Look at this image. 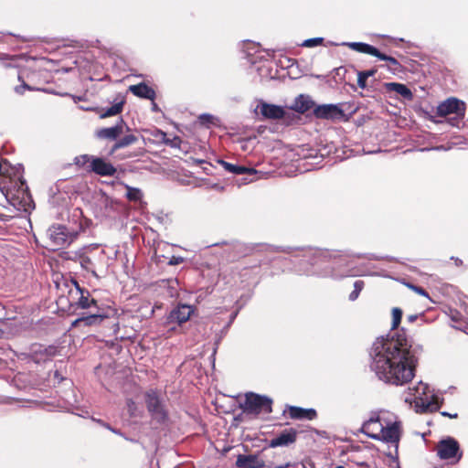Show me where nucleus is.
<instances>
[{
	"label": "nucleus",
	"instance_id": "1",
	"mask_svg": "<svg viewBox=\"0 0 468 468\" xmlns=\"http://www.w3.org/2000/svg\"><path fill=\"white\" fill-rule=\"evenodd\" d=\"M420 350L404 334L378 337L369 352L370 369L386 384L405 386L415 377Z\"/></svg>",
	"mask_w": 468,
	"mask_h": 468
},
{
	"label": "nucleus",
	"instance_id": "2",
	"mask_svg": "<svg viewBox=\"0 0 468 468\" xmlns=\"http://www.w3.org/2000/svg\"><path fill=\"white\" fill-rule=\"evenodd\" d=\"M405 402L414 403L416 412L425 413L437 411L441 408L442 399L435 394L428 384L420 381L416 386L409 388Z\"/></svg>",
	"mask_w": 468,
	"mask_h": 468
},
{
	"label": "nucleus",
	"instance_id": "3",
	"mask_svg": "<svg viewBox=\"0 0 468 468\" xmlns=\"http://www.w3.org/2000/svg\"><path fill=\"white\" fill-rule=\"evenodd\" d=\"M47 237L52 250H58L70 245L77 239L78 232L63 225H54L47 230Z\"/></svg>",
	"mask_w": 468,
	"mask_h": 468
},
{
	"label": "nucleus",
	"instance_id": "4",
	"mask_svg": "<svg viewBox=\"0 0 468 468\" xmlns=\"http://www.w3.org/2000/svg\"><path fill=\"white\" fill-rule=\"evenodd\" d=\"M242 409L248 414H270L272 411V399L267 396L249 392L245 395Z\"/></svg>",
	"mask_w": 468,
	"mask_h": 468
},
{
	"label": "nucleus",
	"instance_id": "5",
	"mask_svg": "<svg viewBox=\"0 0 468 468\" xmlns=\"http://www.w3.org/2000/svg\"><path fill=\"white\" fill-rule=\"evenodd\" d=\"M313 270L304 271L306 275H317L322 277L340 278L343 275L335 273L333 266L328 263L327 253L316 250L313 253L312 262Z\"/></svg>",
	"mask_w": 468,
	"mask_h": 468
},
{
	"label": "nucleus",
	"instance_id": "6",
	"mask_svg": "<svg viewBox=\"0 0 468 468\" xmlns=\"http://www.w3.org/2000/svg\"><path fill=\"white\" fill-rule=\"evenodd\" d=\"M436 451L441 460H451L452 463L459 462L463 455L458 441L452 437L441 440L436 445Z\"/></svg>",
	"mask_w": 468,
	"mask_h": 468
},
{
	"label": "nucleus",
	"instance_id": "7",
	"mask_svg": "<svg viewBox=\"0 0 468 468\" xmlns=\"http://www.w3.org/2000/svg\"><path fill=\"white\" fill-rule=\"evenodd\" d=\"M456 114L459 118L465 115V103L454 97L449 98L441 102L437 107V115L445 117L450 114Z\"/></svg>",
	"mask_w": 468,
	"mask_h": 468
},
{
	"label": "nucleus",
	"instance_id": "8",
	"mask_svg": "<svg viewBox=\"0 0 468 468\" xmlns=\"http://www.w3.org/2000/svg\"><path fill=\"white\" fill-rule=\"evenodd\" d=\"M145 403L148 411L152 414L153 418L162 422L166 418V413L164 410L162 401L154 390H149L145 394Z\"/></svg>",
	"mask_w": 468,
	"mask_h": 468
},
{
	"label": "nucleus",
	"instance_id": "9",
	"mask_svg": "<svg viewBox=\"0 0 468 468\" xmlns=\"http://www.w3.org/2000/svg\"><path fill=\"white\" fill-rule=\"evenodd\" d=\"M384 422L385 420L379 413L373 412L370 418L363 423L361 431L369 438L378 440L379 434L383 430Z\"/></svg>",
	"mask_w": 468,
	"mask_h": 468
},
{
	"label": "nucleus",
	"instance_id": "10",
	"mask_svg": "<svg viewBox=\"0 0 468 468\" xmlns=\"http://www.w3.org/2000/svg\"><path fill=\"white\" fill-rule=\"evenodd\" d=\"M315 117L326 120H340L345 114L342 108L337 104L318 105L314 110Z\"/></svg>",
	"mask_w": 468,
	"mask_h": 468
},
{
	"label": "nucleus",
	"instance_id": "11",
	"mask_svg": "<svg viewBox=\"0 0 468 468\" xmlns=\"http://www.w3.org/2000/svg\"><path fill=\"white\" fill-rule=\"evenodd\" d=\"M194 313V307L189 304H178L166 317V323L182 324L186 323Z\"/></svg>",
	"mask_w": 468,
	"mask_h": 468
},
{
	"label": "nucleus",
	"instance_id": "12",
	"mask_svg": "<svg viewBox=\"0 0 468 468\" xmlns=\"http://www.w3.org/2000/svg\"><path fill=\"white\" fill-rule=\"evenodd\" d=\"M399 422H398L397 420L391 423L385 421L383 425V430L379 434L378 441H383L397 445L399 441Z\"/></svg>",
	"mask_w": 468,
	"mask_h": 468
},
{
	"label": "nucleus",
	"instance_id": "13",
	"mask_svg": "<svg viewBox=\"0 0 468 468\" xmlns=\"http://www.w3.org/2000/svg\"><path fill=\"white\" fill-rule=\"evenodd\" d=\"M258 108L265 119L281 120L285 115V109L282 106L267 103L262 101H260Z\"/></svg>",
	"mask_w": 468,
	"mask_h": 468
},
{
	"label": "nucleus",
	"instance_id": "14",
	"mask_svg": "<svg viewBox=\"0 0 468 468\" xmlns=\"http://www.w3.org/2000/svg\"><path fill=\"white\" fill-rule=\"evenodd\" d=\"M89 170L101 176H112L116 173V168L101 157L92 158Z\"/></svg>",
	"mask_w": 468,
	"mask_h": 468
},
{
	"label": "nucleus",
	"instance_id": "15",
	"mask_svg": "<svg viewBox=\"0 0 468 468\" xmlns=\"http://www.w3.org/2000/svg\"><path fill=\"white\" fill-rule=\"evenodd\" d=\"M297 431L293 429L284 430L278 436L270 441L269 446L276 448L288 446L296 441Z\"/></svg>",
	"mask_w": 468,
	"mask_h": 468
},
{
	"label": "nucleus",
	"instance_id": "16",
	"mask_svg": "<svg viewBox=\"0 0 468 468\" xmlns=\"http://www.w3.org/2000/svg\"><path fill=\"white\" fill-rule=\"evenodd\" d=\"M220 165L224 167V169L234 175H246L245 178L248 182H252L254 180V176L258 174V171L253 168H248L242 165H233L228 163L226 161H219Z\"/></svg>",
	"mask_w": 468,
	"mask_h": 468
},
{
	"label": "nucleus",
	"instance_id": "17",
	"mask_svg": "<svg viewBox=\"0 0 468 468\" xmlns=\"http://www.w3.org/2000/svg\"><path fill=\"white\" fill-rule=\"evenodd\" d=\"M125 126V122H123L122 119H121L112 127L102 128L96 131V136L100 139L115 140L123 133V129Z\"/></svg>",
	"mask_w": 468,
	"mask_h": 468
},
{
	"label": "nucleus",
	"instance_id": "18",
	"mask_svg": "<svg viewBox=\"0 0 468 468\" xmlns=\"http://www.w3.org/2000/svg\"><path fill=\"white\" fill-rule=\"evenodd\" d=\"M236 465L239 468H263L265 466V463L262 459H261L258 455L249 454V455H239L236 461Z\"/></svg>",
	"mask_w": 468,
	"mask_h": 468
},
{
	"label": "nucleus",
	"instance_id": "19",
	"mask_svg": "<svg viewBox=\"0 0 468 468\" xmlns=\"http://www.w3.org/2000/svg\"><path fill=\"white\" fill-rule=\"evenodd\" d=\"M288 413L293 420H313L317 417L316 410L314 409H303L297 406H289Z\"/></svg>",
	"mask_w": 468,
	"mask_h": 468
},
{
	"label": "nucleus",
	"instance_id": "20",
	"mask_svg": "<svg viewBox=\"0 0 468 468\" xmlns=\"http://www.w3.org/2000/svg\"><path fill=\"white\" fill-rule=\"evenodd\" d=\"M129 90L133 95L139 98L148 99L151 101H154L155 98V91L145 83L132 85L129 87Z\"/></svg>",
	"mask_w": 468,
	"mask_h": 468
},
{
	"label": "nucleus",
	"instance_id": "21",
	"mask_svg": "<svg viewBox=\"0 0 468 468\" xmlns=\"http://www.w3.org/2000/svg\"><path fill=\"white\" fill-rule=\"evenodd\" d=\"M314 105V103L309 96L301 94L294 100L291 109L297 112L304 113L305 112L311 110Z\"/></svg>",
	"mask_w": 468,
	"mask_h": 468
},
{
	"label": "nucleus",
	"instance_id": "22",
	"mask_svg": "<svg viewBox=\"0 0 468 468\" xmlns=\"http://www.w3.org/2000/svg\"><path fill=\"white\" fill-rule=\"evenodd\" d=\"M343 45L359 53L368 54L374 57L378 54L377 48L364 42H345Z\"/></svg>",
	"mask_w": 468,
	"mask_h": 468
},
{
	"label": "nucleus",
	"instance_id": "23",
	"mask_svg": "<svg viewBox=\"0 0 468 468\" xmlns=\"http://www.w3.org/2000/svg\"><path fill=\"white\" fill-rule=\"evenodd\" d=\"M105 318L104 315L98 314H91L86 316L80 317L72 323V326H80L81 324L85 326H91L100 324Z\"/></svg>",
	"mask_w": 468,
	"mask_h": 468
},
{
	"label": "nucleus",
	"instance_id": "24",
	"mask_svg": "<svg viewBox=\"0 0 468 468\" xmlns=\"http://www.w3.org/2000/svg\"><path fill=\"white\" fill-rule=\"evenodd\" d=\"M385 87H386L387 90L394 91V92L401 95L405 99L412 98V92L405 84L398 83V82H388V83H385Z\"/></svg>",
	"mask_w": 468,
	"mask_h": 468
},
{
	"label": "nucleus",
	"instance_id": "25",
	"mask_svg": "<svg viewBox=\"0 0 468 468\" xmlns=\"http://www.w3.org/2000/svg\"><path fill=\"white\" fill-rule=\"evenodd\" d=\"M80 296L78 299L77 305L81 309H88L91 307H97V301L93 298H90V292L88 291L84 292L80 289Z\"/></svg>",
	"mask_w": 468,
	"mask_h": 468
},
{
	"label": "nucleus",
	"instance_id": "26",
	"mask_svg": "<svg viewBox=\"0 0 468 468\" xmlns=\"http://www.w3.org/2000/svg\"><path fill=\"white\" fill-rule=\"evenodd\" d=\"M135 142H137V137L135 135H133V134L125 135L124 137H122V139H120L119 141H117L115 143V144L113 145V147L112 149V153L115 152L118 149L131 145V144H134Z\"/></svg>",
	"mask_w": 468,
	"mask_h": 468
},
{
	"label": "nucleus",
	"instance_id": "27",
	"mask_svg": "<svg viewBox=\"0 0 468 468\" xmlns=\"http://www.w3.org/2000/svg\"><path fill=\"white\" fill-rule=\"evenodd\" d=\"M122 107H123V101H119V102H116L114 103L112 106L105 109V110H102V112H101L100 114V117L101 118H107V117H110V116H113V115H116L118 113H120L122 111Z\"/></svg>",
	"mask_w": 468,
	"mask_h": 468
},
{
	"label": "nucleus",
	"instance_id": "28",
	"mask_svg": "<svg viewBox=\"0 0 468 468\" xmlns=\"http://www.w3.org/2000/svg\"><path fill=\"white\" fill-rule=\"evenodd\" d=\"M376 73H377V69H368V70H364V71H359L357 73V85H358V87L361 88V89H365L367 87V80L369 77L374 76Z\"/></svg>",
	"mask_w": 468,
	"mask_h": 468
},
{
	"label": "nucleus",
	"instance_id": "29",
	"mask_svg": "<svg viewBox=\"0 0 468 468\" xmlns=\"http://www.w3.org/2000/svg\"><path fill=\"white\" fill-rule=\"evenodd\" d=\"M126 188V197L130 201H139L143 197V192L141 189L137 187H133L128 185H125Z\"/></svg>",
	"mask_w": 468,
	"mask_h": 468
},
{
	"label": "nucleus",
	"instance_id": "30",
	"mask_svg": "<svg viewBox=\"0 0 468 468\" xmlns=\"http://www.w3.org/2000/svg\"><path fill=\"white\" fill-rule=\"evenodd\" d=\"M364 286H365V282L363 281H361V280L356 281L354 282V290L349 294L348 299L351 302L356 301L358 298V296H359L361 291L363 290Z\"/></svg>",
	"mask_w": 468,
	"mask_h": 468
},
{
	"label": "nucleus",
	"instance_id": "31",
	"mask_svg": "<svg viewBox=\"0 0 468 468\" xmlns=\"http://www.w3.org/2000/svg\"><path fill=\"white\" fill-rule=\"evenodd\" d=\"M80 266L84 270H86L88 271H90L93 276L98 277V275L96 274L95 270L93 269V263H92L91 260L89 257L81 256L80 259Z\"/></svg>",
	"mask_w": 468,
	"mask_h": 468
},
{
	"label": "nucleus",
	"instance_id": "32",
	"mask_svg": "<svg viewBox=\"0 0 468 468\" xmlns=\"http://www.w3.org/2000/svg\"><path fill=\"white\" fill-rule=\"evenodd\" d=\"M92 158H94V156L89 154H81L75 157L74 163L78 166L84 167L87 164L90 165Z\"/></svg>",
	"mask_w": 468,
	"mask_h": 468
},
{
	"label": "nucleus",
	"instance_id": "33",
	"mask_svg": "<svg viewBox=\"0 0 468 468\" xmlns=\"http://www.w3.org/2000/svg\"><path fill=\"white\" fill-rule=\"evenodd\" d=\"M402 317V311L401 309L395 307L392 309V329H395L399 326L400 324Z\"/></svg>",
	"mask_w": 468,
	"mask_h": 468
},
{
	"label": "nucleus",
	"instance_id": "34",
	"mask_svg": "<svg viewBox=\"0 0 468 468\" xmlns=\"http://www.w3.org/2000/svg\"><path fill=\"white\" fill-rule=\"evenodd\" d=\"M323 41V37L308 38L303 42L302 46L305 48H314L321 45Z\"/></svg>",
	"mask_w": 468,
	"mask_h": 468
},
{
	"label": "nucleus",
	"instance_id": "35",
	"mask_svg": "<svg viewBox=\"0 0 468 468\" xmlns=\"http://www.w3.org/2000/svg\"><path fill=\"white\" fill-rule=\"evenodd\" d=\"M376 58H378V59L380 60H384V61H387L388 62L389 64L393 65V66H399V61L397 58L391 57V56H388L386 54H383L381 53L379 50H378V54L376 55Z\"/></svg>",
	"mask_w": 468,
	"mask_h": 468
},
{
	"label": "nucleus",
	"instance_id": "36",
	"mask_svg": "<svg viewBox=\"0 0 468 468\" xmlns=\"http://www.w3.org/2000/svg\"><path fill=\"white\" fill-rule=\"evenodd\" d=\"M408 288H410V290H412L413 292H415L416 293L420 294V295H422L426 298H430L429 296V293L421 287H419V286H416L412 283H410V282H405L404 283Z\"/></svg>",
	"mask_w": 468,
	"mask_h": 468
},
{
	"label": "nucleus",
	"instance_id": "37",
	"mask_svg": "<svg viewBox=\"0 0 468 468\" xmlns=\"http://www.w3.org/2000/svg\"><path fill=\"white\" fill-rule=\"evenodd\" d=\"M185 259L181 256H172L168 261L169 265H178L184 262Z\"/></svg>",
	"mask_w": 468,
	"mask_h": 468
},
{
	"label": "nucleus",
	"instance_id": "38",
	"mask_svg": "<svg viewBox=\"0 0 468 468\" xmlns=\"http://www.w3.org/2000/svg\"><path fill=\"white\" fill-rule=\"evenodd\" d=\"M214 117L210 114L204 113L199 116L200 122L203 124L210 123L212 122V120Z\"/></svg>",
	"mask_w": 468,
	"mask_h": 468
},
{
	"label": "nucleus",
	"instance_id": "39",
	"mask_svg": "<svg viewBox=\"0 0 468 468\" xmlns=\"http://www.w3.org/2000/svg\"><path fill=\"white\" fill-rule=\"evenodd\" d=\"M45 352L48 354V356H53L56 355L57 348L54 346H49L48 348L45 349Z\"/></svg>",
	"mask_w": 468,
	"mask_h": 468
},
{
	"label": "nucleus",
	"instance_id": "40",
	"mask_svg": "<svg viewBox=\"0 0 468 468\" xmlns=\"http://www.w3.org/2000/svg\"><path fill=\"white\" fill-rule=\"evenodd\" d=\"M441 414L442 416L449 417V418H451V419H456V418L458 417V414H457V413H453V414H452V413H449V412H447V411H442V412H441Z\"/></svg>",
	"mask_w": 468,
	"mask_h": 468
},
{
	"label": "nucleus",
	"instance_id": "41",
	"mask_svg": "<svg viewBox=\"0 0 468 468\" xmlns=\"http://www.w3.org/2000/svg\"><path fill=\"white\" fill-rule=\"evenodd\" d=\"M451 318L452 321H458L459 319V313L457 311H451Z\"/></svg>",
	"mask_w": 468,
	"mask_h": 468
},
{
	"label": "nucleus",
	"instance_id": "42",
	"mask_svg": "<svg viewBox=\"0 0 468 468\" xmlns=\"http://www.w3.org/2000/svg\"><path fill=\"white\" fill-rule=\"evenodd\" d=\"M26 89L30 90L29 86H27V84H24L21 87H16V91L18 93H22L23 92L22 90H26Z\"/></svg>",
	"mask_w": 468,
	"mask_h": 468
},
{
	"label": "nucleus",
	"instance_id": "43",
	"mask_svg": "<svg viewBox=\"0 0 468 468\" xmlns=\"http://www.w3.org/2000/svg\"><path fill=\"white\" fill-rule=\"evenodd\" d=\"M418 318V315L417 314H410L407 317L408 321L410 323H413L414 321H416Z\"/></svg>",
	"mask_w": 468,
	"mask_h": 468
},
{
	"label": "nucleus",
	"instance_id": "44",
	"mask_svg": "<svg viewBox=\"0 0 468 468\" xmlns=\"http://www.w3.org/2000/svg\"><path fill=\"white\" fill-rule=\"evenodd\" d=\"M152 111L153 112H158L159 111V108H158L157 104L154 102V100L152 101Z\"/></svg>",
	"mask_w": 468,
	"mask_h": 468
},
{
	"label": "nucleus",
	"instance_id": "45",
	"mask_svg": "<svg viewBox=\"0 0 468 468\" xmlns=\"http://www.w3.org/2000/svg\"><path fill=\"white\" fill-rule=\"evenodd\" d=\"M369 260H376V261H379V260H382L383 258L382 257H378V256H376V255H370V257H368Z\"/></svg>",
	"mask_w": 468,
	"mask_h": 468
},
{
	"label": "nucleus",
	"instance_id": "46",
	"mask_svg": "<svg viewBox=\"0 0 468 468\" xmlns=\"http://www.w3.org/2000/svg\"><path fill=\"white\" fill-rule=\"evenodd\" d=\"M99 423H101L103 427L107 428L111 431L112 429L109 424L102 422L101 420H98Z\"/></svg>",
	"mask_w": 468,
	"mask_h": 468
},
{
	"label": "nucleus",
	"instance_id": "47",
	"mask_svg": "<svg viewBox=\"0 0 468 468\" xmlns=\"http://www.w3.org/2000/svg\"><path fill=\"white\" fill-rule=\"evenodd\" d=\"M19 181H20V184H21V187L26 186V181L23 178H19Z\"/></svg>",
	"mask_w": 468,
	"mask_h": 468
},
{
	"label": "nucleus",
	"instance_id": "48",
	"mask_svg": "<svg viewBox=\"0 0 468 468\" xmlns=\"http://www.w3.org/2000/svg\"><path fill=\"white\" fill-rule=\"evenodd\" d=\"M133 404H134V403H133V400H131V399H129V400H128V406H129V408H131L132 406H133Z\"/></svg>",
	"mask_w": 468,
	"mask_h": 468
},
{
	"label": "nucleus",
	"instance_id": "49",
	"mask_svg": "<svg viewBox=\"0 0 468 468\" xmlns=\"http://www.w3.org/2000/svg\"><path fill=\"white\" fill-rule=\"evenodd\" d=\"M111 431H112V432L116 433V434H121V433H120V431H116V430H115V429H113V428H112V429H111Z\"/></svg>",
	"mask_w": 468,
	"mask_h": 468
},
{
	"label": "nucleus",
	"instance_id": "50",
	"mask_svg": "<svg viewBox=\"0 0 468 468\" xmlns=\"http://www.w3.org/2000/svg\"><path fill=\"white\" fill-rule=\"evenodd\" d=\"M16 169V173H19V170L21 169V165H18V166Z\"/></svg>",
	"mask_w": 468,
	"mask_h": 468
},
{
	"label": "nucleus",
	"instance_id": "51",
	"mask_svg": "<svg viewBox=\"0 0 468 468\" xmlns=\"http://www.w3.org/2000/svg\"><path fill=\"white\" fill-rule=\"evenodd\" d=\"M435 150H441V149H443V146H437L434 148Z\"/></svg>",
	"mask_w": 468,
	"mask_h": 468
},
{
	"label": "nucleus",
	"instance_id": "52",
	"mask_svg": "<svg viewBox=\"0 0 468 468\" xmlns=\"http://www.w3.org/2000/svg\"><path fill=\"white\" fill-rule=\"evenodd\" d=\"M456 261H457V262H456V265H459L460 263H462V260H458V259H457V260H456Z\"/></svg>",
	"mask_w": 468,
	"mask_h": 468
},
{
	"label": "nucleus",
	"instance_id": "53",
	"mask_svg": "<svg viewBox=\"0 0 468 468\" xmlns=\"http://www.w3.org/2000/svg\"><path fill=\"white\" fill-rule=\"evenodd\" d=\"M456 261H457V262H456V265H459L460 263H462V260H458V259H457V260H456Z\"/></svg>",
	"mask_w": 468,
	"mask_h": 468
},
{
	"label": "nucleus",
	"instance_id": "54",
	"mask_svg": "<svg viewBox=\"0 0 468 468\" xmlns=\"http://www.w3.org/2000/svg\"><path fill=\"white\" fill-rule=\"evenodd\" d=\"M456 261H457V262H456V265H459L460 263H462V260H458V259H457V260H456Z\"/></svg>",
	"mask_w": 468,
	"mask_h": 468
},
{
	"label": "nucleus",
	"instance_id": "55",
	"mask_svg": "<svg viewBox=\"0 0 468 468\" xmlns=\"http://www.w3.org/2000/svg\"><path fill=\"white\" fill-rule=\"evenodd\" d=\"M270 52H274V50H267V53L270 55Z\"/></svg>",
	"mask_w": 468,
	"mask_h": 468
}]
</instances>
